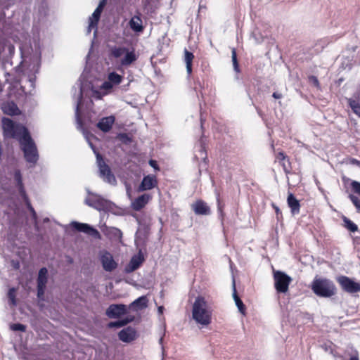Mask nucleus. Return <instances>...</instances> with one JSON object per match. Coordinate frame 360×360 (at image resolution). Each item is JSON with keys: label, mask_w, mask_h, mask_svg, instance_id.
Wrapping results in <instances>:
<instances>
[{"label": "nucleus", "mask_w": 360, "mask_h": 360, "mask_svg": "<svg viewBox=\"0 0 360 360\" xmlns=\"http://www.w3.org/2000/svg\"><path fill=\"white\" fill-rule=\"evenodd\" d=\"M213 309L203 296H198L192 307V317L198 324L208 326L212 323Z\"/></svg>", "instance_id": "1"}, {"label": "nucleus", "mask_w": 360, "mask_h": 360, "mask_svg": "<svg viewBox=\"0 0 360 360\" xmlns=\"http://www.w3.org/2000/svg\"><path fill=\"white\" fill-rule=\"evenodd\" d=\"M313 292L321 297H330L337 292L334 283L326 278H315L311 285Z\"/></svg>", "instance_id": "2"}, {"label": "nucleus", "mask_w": 360, "mask_h": 360, "mask_svg": "<svg viewBox=\"0 0 360 360\" xmlns=\"http://www.w3.org/2000/svg\"><path fill=\"white\" fill-rule=\"evenodd\" d=\"M3 134L5 138L20 139L26 134H29L28 129L23 125L15 123L11 119L4 117L2 119Z\"/></svg>", "instance_id": "3"}, {"label": "nucleus", "mask_w": 360, "mask_h": 360, "mask_svg": "<svg viewBox=\"0 0 360 360\" xmlns=\"http://www.w3.org/2000/svg\"><path fill=\"white\" fill-rule=\"evenodd\" d=\"M20 143L26 161L30 163H36L38 160V153L30 134H26L25 136H22L20 139Z\"/></svg>", "instance_id": "4"}, {"label": "nucleus", "mask_w": 360, "mask_h": 360, "mask_svg": "<svg viewBox=\"0 0 360 360\" xmlns=\"http://www.w3.org/2000/svg\"><path fill=\"white\" fill-rule=\"evenodd\" d=\"M97 163L99 168V176L108 184L115 185L117 183L116 178L111 171L109 165H107L102 155H96Z\"/></svg>", "instance_id": "5"}, {"label": "nucleus", "mask_w": 360, "mask_h": 360, "mask_svg": "<svg viewBox=\"0 0 360 360\" xmlns=\"http://www.w3.org/2000/svg\"><path fill=\"white\" fill-rule=\"evenodd\" d=\"M274 287L278 292L285 293L288 292L292 278L283 271L274 272Z\"/></svg>", "instance_id": "6"}, {"label": "nucleus", "mask_w": 360, "mask_h": 360, "mask_svg": "<svg viewBox=\"0 0 360 360\" xmlns=\"http://www.w3.org/2000/svg\"><path fill=\"white\" fill-rule=\"evenodd\" d=\"M341 289L350 294L360 292V283L355 282L347 276H340L336 278Z\"/></svg>", "instance_id": "7"}, {"label": "nucleus", "mask_w": 360, "mask_h": 360, "mask_svg": "<svg viewBox=\"0 0 360 360\" xmlns=\"http://www.w3.org/2000/svg\"><path fill=\"white\" fill-rule=\"evenodd\" d=\"M48 283V270L46 267L39 269L37 278V298L39 300H44V294Z\"/></svg>", "instance_id": "8"}, {"label": "nucleus", "mask_w": 360, "mask_h": 360, "mask_svg": "<svg viewBox=\"0 0 360 360\" xmlns=\"http://www.w3.org/2000/svg\"><path fill=\"white\" fill-rule=\"evenodd\" d=\"M71 226L75 230H76L79 232L84 233L89 236L94 237V238H96V239L101 238V234H100L99 231L97 229H96L95 228L91 226L88 224L73 221L71 224Z\"/></svg>", "instance_id": "9"}, {"label": "nucleus", "mask_w": 360, "mask_h": 360, "mask_svg": "<svg viewBox=\"0 0 360 360\" xmlns=\"http://www.w3.org/2000/svg\"><path fill=\"white\" fill-rule=\"evenodd\" d=\"M100 261L103 269L108 272H111L116 269L118 265L115 261L112 254L106 250L101 252Z\"/></svg>", "instance_id": "10"}, {"label": "nucleus", "mask_w": 360, "mask_h": 360, "mask_svg": "<svg viewBox=\"0 0 360 360\" xmlns=\"http://www.w3.org/2000/svg\"><path fill=\"white\" fill-rule=\"evenodd\" d=\"M158 181L155 175L148 174L143 176L141 184L137 188L138 192L149 191L158 187Z\"/></svg>", "instance_id": "11"}, {"label": "nucleus", "mask_w": 360, "mask_h": 360, "mask_svg": "<svg viewBox=\"0 0 360 360\" xmlns=\"http://www.w3.org/2000/svg\"><path fill=\"white\" fill-rule=\"evenodd\" d=\"M127 313L126 305L122 304H112L106 309V315L109 318H119Z\"/></svg>", "instance_id": "12"}, {"label": "nucleus", "mask_w": 360, "mask_h": 360, "mask_svg": "<svg viewBox=\"0 0 360 360\" xmlns=\"http://www.w3.org/2000/svg\"><path fill=\"white\" fill-rule=\"evenodd\" d=\"M275 162H278L286 174H290L292 169L290 158L283 151L275 154Z\"/></svg>", "instance_id": "13"}, {"label": "nucleus", "mask_w": 360, "mask_h": 360, "mask_svg": "<svg viewBox=\"0 0 360 360\" xmlns=\"http://www.w3.org/2000/svg\"><path fill=\"white\" fill-rule=\"evenodd\" d=\"M119 339L124 342H131L136 339L137 333L135 328L129 326L118 333Z\"/></svg>", "instance_id": "14"}, {"label": "nucleus", "mask_w": 360, "mask_h": 360, "mask_svg": "<svg viewBox=\"0 0 360 360\" xmlns=\"http://www.w3.org/2000/svg\"><path fill=\"white\" fill-rule=\"evenodd\" d=\"M192 210L197 215H209L211 213V210L207 204L202 200H197L191 205Z\"/></svg>", "instance_id": "15"}, {"label": "nucleus", "mask_w": 360, "mask_h": 360, "mask_svg": "<svg viewBox=\"0 0 360 360\" xmlns=\"http://www.w3.org/2000/svg\"><path fill=\"white\" fill-rule=\"evenodd\" d=\"M144 262L143 255L139 252L138 255H134L129 264L125 266V271L127 273H131L138 269L142 263Z\"/></svg>", "instance_id": "16"}, {"label": "nucleus", "mask_w": 360, "mask_h": 360, "mask_svg": "<svg viewBox=\"0 0 360 360\" xmlns=\"http://www.w3.org/2000/svg\"><path fill=\"white\" fill-rule=\"evenodd\" d=\"M129 26L135 32L141 33L143 32L144 26L143 25L141 14L139 11H136V15L130 19Z\"/></svg>", "instance_id": "17"}, {"label": "nucleus", "mask_w": 360, "mask_h": 360, "mask_svg": "<svg viewBox=\"0 0 360 360\" xmlns=\"http://www.w3.org/2000/svg\"><path fill=\"white\" fill-rule=\"evenodd\" d=\"M152 199V195L148 193H144L139 195L131 203V207L135 211H140Z\"/></svg>", "instance_id": "18"}, {"label": "nucleus", "mask_w": 360, "mask_h": 360, "mask_svg": "<svg viewBox=\"0 0 360 360\" xmlns=\"http://www.w3.org/2000/svg\"><path fill=\"white\" fill-rule=\"evenodd\" d=\"M115 117L113 115L101 118L96 124V127L103 132H108L111 130L115 123Z\"/></svg>", "instance_id": "19"}, {"label": "nucleus", "mask_w": 360, "mask_h": 360, "mask_svg": "<svg viewBox=\"0 0 360 360\" xmlns=\"http://www.w3.org/2000/svg\"><path fill=\"white\" fill-rule=\"evenodd\" d=\"M1 110L4 114L10 116L18 115L20 114V110L18 105L13 101L3 103Z\"/></svg>", "instance_id": "20"}, {"label": "nucleus", "mask_w": 360, "mask_h": 360, "mask_svg": "<svg viewBox=\"0 0 360 360\" xmlns=\"http://www.w3.org/2000/svg\"><path fill=\"white\" fill-rule=\"evenodd\" d=\"M287 203L292 214H297L300 213L301 207L300 201L295 197V195L292 193H288L287 198Z\"/></svg>", "instance_id": "21"}, {"label": "nucleus", "mask_w": 360, "mask_h": 360, "mask_svg": "<svg viewBox=\"0 0 360 360\" xmlns=\"http://www.w3.org/2000/svg\"><path fill=\"white\" fill-rule=\"evenodd\" d=\"M148 306V299L146 296H141L135 300L129 305V309L134 311L141 310L146 308Z\"/></svg>", "instance_id": "22"}, {"label": "nucleus", "mask_w": 360, "mask_h": 360, "mask_svg": "<svg viewBox=\"0 0 360 360\" xmlns=\"http://www.w3.org/2000/svg\"><path fill=\"white\" fill-rule=\"evenodd\" d=\"M233 300L235 301L236 305L237 306L239 311L243 315H245L246 314V307L243 304V302L241 300V299L239 297V296H238V295L237 293L236 287H235V284L233 285Z\"/></svg>", "instance_id": "23"}, {"label": "nucleus", "mask_w": 360, "mask_h": 360, "mask_svg": "<svg viewBox=\"0 0 360 360\" xmlns=\"http://www.w3.org/2000/svg\"><path fill=\"white\" fill-rule=\"evenodd\" d=\"M136 60V56L135 53L132 51H127L124 53V57L121 60V65L127 66L133 63Z\"/></svg>", "instance_id": "24"}, {"label": "nucleus", "mask_w": 360, "mask_h": 360, "mask_svg": "<svg viewBox=\"0 0 360 360\" xmlns=\"http://www.w3.org/2000/svg\"><path fill=\"white\" fill-rule=\"evenodd\" d=\"M360 98H358V94L355 96V99L349 98L347 100L348 105L352 108L354 113L360 117Z\"/></svg>", "instance_id": "25"}, {"label": "nucleus", "mask_w": 360, "mask_h": 360, "mask_svg": "<svg viewBox=\"0 0 360 360\" xmlns=\"http://www.w3.org/2000/svg\"><path fill=\"white\" fill-rule=\"evenodd\" d=\"M17 291L18 288L12 287L9 288L7 292V298L8 300V303L12 307H15L18 304Z\"/></svg>", "instance_id": "26"}, {"label": "nucleus", "mask_w": 360, "mask_h": 360, "mask_svg": "<svg viewBox=\"0 0 360 360\" xmlns=\"http://www.w3.org/2000/svg\"><path fill=\"white\" fill-rule=\"evenodd\" d=\"M127 51V48L114 46L110 49V56L115 58H120Z\"/></svg>", "instance_id": "27"}, {"label": "nucleus", "mask_w": 360, "mask_h": 360, "mask_svg": "<svg viewBox=\"0 0 360 360\" xmlns=\"http://www.w3.org/2000/svg\"><path fill=\"white\" fill-rule=\"evenodd\" d=\"M185 63L186 65V70L188 75H191L192 73V62L194 58V55L193 53L188 51L187 49H185Z\"/></svg>", "instance_id": "28"}, {"label": "nucleus", "mask_w": 360, "mask_h": 360, "mask_svg": "<svg viewBox=\"0 0 360 360\" xmlns=\"http://www.w3.org/2000/svg\"><path fill=\"white\" fill-rule=\"evenodd\" d=\"M133 321H134V316H131L130 318H126V319H124L122 320L110 322L108 323V327L109 328H120V327L127 325L129 323H130Z\"/></svg>", "instance_id": "29"}, {"label": "nucleus", "mask_w": 360, "mask_h": 360, "mask_svg": "<svg viewBox=\"0 0 360 360\" xmlns=\"http://www.w3.org/2000/svg\"><path fill=\"white\" fill-rule=\"evenodd\" d=\"M103 11L101 10L100 8H96V10L94 11L91 17L90 18V22H89V27H94L97 26V24L99 21L101 14Z\"/></svg>", "instance_id": "30"}, {"label": "nucleus", "mask_w": 360, "mask_h": 360, "mask_svg": "<svg viewBox=\"0 0 360 360\" xmlns=\"http://www.w3.org/2000/svg\"><path fill=\"white\" fill-rule=\"evenodd\" d=\"M108 80H109L113 85H118L122 82V77L119 74L112 72L109 73Z\"/></svg>", "instance_id": "31"}, {"label": "nucleus", "mask_w": 360, "mask_h": 360, "mask_svg": "<svg viewBox=\"0 0 360 360\" xmlns=\"http://www.w3.org/2000/svg\"><path fill=\"white\" fill-rule=\"evenodd\" d=\"M343 221L345 227L351 232L354 233L358 230L357 225L346 217H344Z\"/></svg>", "instance_id": "32"}, {"label": "nucleus", "mask_w": 360, "mask_h": 360, "mask_svg": "<svg viewBox=\"0 0 360 360\" xmlns=\"http://www.w3.org/2000/svg\"><path fill=\"white\" fill-rule=\"evenodd\" d=\"M14 181L16 184V187L24 185L22 182V176L20 169H16L13 173Z\"/></svg>", "instance_id": "33"}, {"label": "nucleus", "mask_w": 360, "mask_h": 360, "mask_svg": "<svg viewBox=\"0 0 360 360\" xmlns=\"http://www.w3.org/2000/svg\"><path fill=\"white\" fill-rule=\"evenodd\" d=\"M10 329L13 331H21L25 332L27 327L25 325L22 323H12L10 325Z\"/></svg>", "instance_id": "34"}, {"label": "nucleus", "mask_w": 360, "mask_h": 360, "mask_svg": "<svg viewBox=\"0 0 360 360\" xmlns=\"http://www.w3.org/2000/svg\"><path fill=\"white\" fill-rule=\"evenodd\" d=\"M117 138L122 143L124 144H128L131 142V139L126 133L119 134Z\"/></svg>", "instance_id": "35"}, {"label": "nucleus", "mask_w": 360, "mask_h": 360, "mask_svg": "<svg viewBox=\"0 0 360 360\" xmlns=\"http://www.w3.org/2000/svg\"><path fill=\"white\" fill-rule=\"evenodd\" d=\"M231 58H232V61H233V65L234 69L238 72V62L237 60V55H236V51L235 49H232Z\"/></svg>", "instance_id": "36"}, {"label": "nucleus", "mask_w": 360, "mask_h": 360, "mask_svg": "<svg viewBox=\"0 0 360 360\" xmlns=\"http://www.w3.org/2000/svg\"><path fill=\"white\" fill-rule=\"evenodd\" d=\"M18 190L19 191L20 196L25 201V202H27V200H30V199L26 193L24 185L18 186Z\"/></svg>", "instance_id": "37"}, {"label": "nucleus", "mask_w": 360, "mask_h": 360, "mask_svg": "<svg viewBox=\"0 0 360 360\" xmlns=\"http://www.w3.org/2000/svg\"><path fill=\"white\" fill-rule=\"evenodd\" d=\"M18 190L19 191L20 196L25 201V202H27V200H30V199L26 193L24 185L18 186Z\"/></svg>", "instance_id": "38"}, {"label": "nucleus", "mask_w": 360, "mask_h": 360, "mask_svg": "<svg viewBox=\"0 0 360 360\" xmlns=\"http://www.w3.org/2000/svg\"><path fill=\"white\" fill-rule=\"evenodd\" d=\"M309 82L312 84L317 89H321L320 82L316 76L311 75L308 77Z\"/></svg>", "instance_id": "39"}, {"label": "nucleus", "mask_w": 360, "mask_h": 360, "mask_svg": "<svg viewBox=\"0 0 360 360\" xmlns=\"http://www.w3.org/2000/svg\"><path fill=\"white\" fill-rule=\"evenodd\" d=\"M349 198L357 209L358 212H360V200L354 195H349Z\"/></svg>", "instance_id": "40"}, {"label": "nucleus", "mask_w": 360, "mask_h": 360, "mask_svg": "<svg viewBox=\"0 0 360 360\" xmlns=\"http://www.w3.org/2000/svg\"><path fill=\"white\" fill-rule=\"evenodd\" d=\"M224 205L221 202L219 198H217V210L220 214L221 221H223L224 218Z\"/></svg>", "instance_id": "41"}, {"label": "nucleus", "mask_w": 360, "mask_h": 360, "mask_svg": "<svg viewBox=\"0 0 360 360\" xmlns=\"http://www.w3.org/2000/svg\"><path fill=\"white\" fill-rule=\"evenodd\" d=\"M351 188L354 193L360 195V182L356 181H352Z\"/></svg>", "instance_id": "42"}, {"label": "nucleus", "mask_w": 360, "mask_h": 360, "mask_svg": "<svg viewBox=\"0 0 360 360\" xmlns=\"http://www.w3.org/2000/svg\"><path fill=\"white\" fill-rule=\"evenodd\" d=\"M26 206H27V208L28 209V210L30 212L31 214L32 215V217L34 219H36L37 218V213L34 210V209L33 208L31 202L30 200H27V202H25Z\"/></svg>", "instance_id": "43"}, {"label": "nucleus", "mask_w": 360, "mask_h": 360, "mask_svg": "<svg viewBox=\"0 0 360 360\" xmlns=\"http://www.w3.org/2000/svg\"><path fill=\"white\" fill-rule=\"evenodd\" d=\"M113 86V84L109 81H105L102 86H101V89H104V90H110L112 88Z\"/></svg>", "instance_id": "44"}, {"label": "nucleus", "mask_w": 360, "mask_h": 360, "mask_svg": "<svg viewBox=\"0 0 360 360\" xmlns=\"http://www.w3.org/2000/svg\"><path fill=\"white\" fill-rule=\"evenodd\" d=\"M149 165L153 168H154L155 170H158V171L160 170V167H159L156 160H149Z\"/></svg>", "instance_id": "45"}, {"label": "nucleus", "mask_w": 360, "mask_h": 360, "mask_svg": "<svg viewBox=\"0 0 360 360\" xmlns=\"http://www.w3.org/2000/svg\"><path fill=\"white\" fill-rule=\"evenodd\" d=\"M86 203L89 206L96 207V202H94V201H93V200H91L86 199Z\"/></svg>", "instance_id": "46"}, {"label": "nucleus", "mask_w": 360, "mask_h": 360, "mask_svg": "<svg viewBox=\"0 0 360 360\" xmlns=\"http://www.w3.org/2000/svg\"><path fill=\"white\" fill-rule=\"evenodd\" d=\"M105 4H106V1L105 0H101L100 1V3H99V4H98L97 8H100L101 10L103 11Z\"/></svg>", "instance_id": "47"}, {"label": "nucleus", "mask_w": 360, "mask_h": 360, "mask_svg": "<svg viewBox=\"0 0 360 360\" xmlns=\"http://www.w3.org/2000/svg\"><path fill=\"white\" fill-rule=\"evenodd\" d=\"M272 207H273V208L274 209L275 212H276V214L277 215H278V214H281V210H280V209H279V207H278V206H276V205H275L274 204H273V205H272Z\"/></svg>", "instance_id": "48"}, {"label": "nucleus", "mask_w": 360, "mask_h": 360, "mask_svg": "<svg viewBox=\"0 0 360 360\" xmlns=\"http://www.w3.org/2000/svg\"><path fill=\"white\" fill-rule=\"evenodd\" d=\"M272 96L276 99H279L282 97V94L278 92H274Z\"/></svg>", "instance_id": "49"}, {"label": "nucleus", "mask_w": 360, "mask_h": 360, "mask_svg": "<svg viewBox=\"0 0 360 360\" xmlns=\"http://www.w3.org/2000/svg\"><path fill=\"white\" fill-rule=\"evenodd\" d=\"M353 164L356 165L357 166H360V161L356 159H352L351 161Z\"/></svg>", "instance_id": "50"}, {"label": "nucleus", "mask_w": 360, "mask_h": 360, "mask_svg": "<svg viewBox=\"0 0 360 360\" xmlns=\"http://www.w3.org/2000/svg\"><path fill=\"white\" fill-rule=\"evenodd\" d=\"M163 309H164V307L162 306H160V307H158V311L161 314L162 313Z\"/></svg>", "instance_id": "51"}, {"label": "nucleus", "mask_w": 360, "mask_h": 360, "mask_svg": "<svg viewBox=\"0 0 360 360\" xmlns=\"http://www.w3.org/2000/svg\"><path fill=\"white\" fill-rule=\"evenodd\" d=\"M349 360H359V358L356 356H353Z\"/></svg>", "instance_id": "52"}]
</instances>
